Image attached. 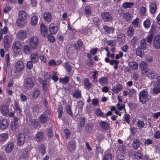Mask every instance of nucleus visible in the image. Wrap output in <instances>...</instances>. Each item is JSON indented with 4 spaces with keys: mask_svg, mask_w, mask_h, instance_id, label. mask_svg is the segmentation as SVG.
<instances>
[{
    "mask_svg": "<svg viewBox=\"0 0 160 160\" xmlns=\"http://www.w3.org/2000/svg\"><path fill=\"white\" fill-rule=\"evenodd\" d=\"M148 92L145 89L140 91L139 94V101L143 104H145L149 99Z\"/></svg>",
    "mask_w": 160,
    "mask_h": 160,
    "instance_id": "obj_1",
    "label": "nucleus"
},
{
    "mask_svg": "<svg viewBox=\"0 0 160 160\" xmlns=\"http://www.w3.org/2000/svg\"><path fill=\"white\" fill-rule=\"evenodd\" d=\"M38 39L37 36H32L29 39L30 47L32 49L36 48L38 44Z\"/></svg>",
    "mask_w": 160,
    "mask_h": 160,
    "instance_id": "obj_2",
    "label": "nucleus"
},
{
    "mask_svg": "<svg viewBox=\"0 0 160 160\" xmlns=\"http://www.w3.org/2000/svg\"><path fill=\"white\" fill-rule=\"evenodd\" d=\"M34 84V80L31 78H27L24 80V86L28 89H32L33 87Z\"/></svg>",
    "mask_w": 160,
    "mask_h": 160,
    "instance_id": "obj_3",
    "label": "nucleus"
},
{
    "mask_svg": "<svg viewBox=\"0 0 160 160\" xmlns=\"http://www.w3.org/2000/svg\"><path fill=\"white\" fill-rule=\"evenodd\" d=\"M102 19L106 22H110L112 20V18L110 14L107 12H104L101 14Z\"/></svg>",
    "mask_w": 160,
    "mask_h": 160,
    "instance_id": "obj_4",
    "label": "nucleus"
},
{
    "mask_svg": "<svg viewBox=\"0 0 160 160\" xmlns=\"http://www.w3.org/2000/svg\"><path fill=\"white\" fill-rule=\"evenodd\" d=\"M14 68L16 72H20L24 70L25 66L22 61H19L15 64Z\"/></svg>",
    "mask_w": 160,
    "mask_h": 160,
    "instance_id": "obj_5",
    "label": "nucleus"
},
{
    "mask_svg": "<svg viewBox=\"0 0 160 160\" xmlns=\"http://www.w3.org/2000/svg\"><path fill=\"white\" fill-rule=\"evenodd\" d=\"M27 120L28 122H31L32 125L35 128L39 126L40 124L39 122L35 119L31 120V117L30 115H27Z\"/></svg>",
    "mask_w": 160,
    "mask_h": 160,
    "instance_id": "obj_6",
    "label": "nucleus"
},
{
    "mask_svg": "<svg viewBox=\"0 0 160 160\" xmlns=\"http://www.w3.org/2000/svg\"><path fill=\"white\" fill-rule=\"evenodd\" d=\"M17 39L19 40H22L26 39L27 37V33L26 30H21L19 31L16 34Z\"/></svg>",
    "mask_w": 160,
    "mask_h": 160,
    "instance_id": "obj_7",
    "label": "nucleus"
},
{
    "mask_svg": "<svg viewBox=\"0 0 160 160\" xmlns=\"http://www.w3.org/2000/svg\"><path fill=\"white\" fill-rule=\"evenodd\" d=\"M21 45L18 41H16L13 43L12 49L13 51L16 54L18 53L21 50Z\"/></svg>",
    "mask_w": 160,
    "mask_h": 160,
    "instance_id": "obj_8",
    "label": "nucleus"
},
{
    "mask_svg": "<svg viewBox=\"0 0 160 160\" xmlns=\"http://www.w3.org/2000/svg\"><path fill=\"white\" fill-rule=\"evenodd\" d=\"M25 141V138L24 134L22 133H19L17 137V143L19 146L23 145Z\"/></svg>",
    "mask_w": 160,
    "mask_h": 160,
    "instance_id": "obj_9",
    "label": "nucleus"
},
{
    "mask_svg": "<svg viewBox=\"0 0 160 160\" xmlns=\"http://www.w3.org/2000/svg\"><path fill=\"white\" fill-rule=\"evenodd\" d=\"M153 47L156 49L160 48V35H157L154 38L153 42Z\"/></svg>",
    "mask_w": 160,
    "mask_h": 160,
    "instance_id": "obj_10",
    "label": "nucleus"
},
{
    "mask_svg": "<svg viewBox=\"0 0 160 160\" xmlns=\"http://www.w3.org/2000/svg\"><path fill=\"white\" fill-rule=\"evenodd\" d=\"M147 65L146 62L144 61H141L139 63L140 67L142 69V73L143 74H146L148 72Z\"/></svg>",
    "mask_w": 160,
    "mask_h": 160,
    "instance_id": "obj_11",
    "label": "nucleus"
},
{
    "mask_svg": "<svg viewBox=\"0 0 160 160\" xmlns=\"http://www.w3.org/2000/svg\"><path fill=\"white\" fill-rule=\"evenodd\" d=\"M9 122L6 119H3L0 121V128L4 130L7 128L8 126Z\"/></svg>",
    "mask_w": 160,
    "mask_h": 160,
    "instance_id": "obj_12",
    "label": "nucleus"
},
{
    "mask_svg": "<svg viewBox=\"0 0 160 160\" xmlns=\"http://www.w3.org/2000/svg\"><path fill=\"white\" fill-rule=\"evenodd\" d=\"M39 120L41 123H46L48 122L49 118L47 115L43 114L40 116Z\"/></svg>",
    "mask_w": 160,
    "mask_h": 160,
    "instance_id": "obj_13",
    "label": "nucleus"
},
{
    "mask_svg": "<svg viewBox=\"0 0 160 160\" xmlns=\"http://www.w3.org/2000/svg\"><path fill=\"white\" fill-rule=\"evenodd\" d=\"M75 142L74 141H72L68 142V150L70 152H73L75 150Z\"/></svg>",
    "mask_w": 160,
    "mask_h": 160,
    "instance_id": "obj_14",
    "label": "nucleus"
},
{
    "mask_svg": "<svg viewBox=\"0 0 160 160\" xmlns=\"http://www.w3.org/2000/svg\"><path fill=\"white\" fill-rule=\"evenodd\" d=\"M99 83L103 86L107 85L108 83V80L106 77H101L98 80Z\"/></svg>",
    "mask_w": 160,
    "mask_h": 160,
    "instance_id": "obj_15",
    "label": "nucleus"
},
{
    "mask_svg": "<svg viewBox=\"0 0 160 160\" xmlns=\"http://www.w3.org/2000/svg\"><path fill=\"white\" fill-rule=\"evenodd\" d=\"M122 88L123 87L121 84H116L114 86L112 91L115 93H118Z\"/></svg>",
    "mask_w": 160,
    "mask_h": 160,
    "instance_id": "obj_16",
    "label": "nucleus"
},
{
    "mask_svg": "<svg viewBox=\"0 0 160 160\" xmlns=\"http://www.w3.org/2000/svg\"><path fill=\"white\" fill-rule=\"evenodd\" d=\"M49 30L51 33L52 34H55L57 32L58 29L56 27L55 25L53 23H51L49 27Z\"/></svg>",
    "mask_w": 160,
    "mask_h": 160,
    "instance_id": "obj_17",
    "label": "nucleus"
},
{
    "mask_svg": "<svg viewBox=\"0 0 160 160\" xmlns=\"http://www.w3.org/2000/svg\"><path fill=\"white\" fill-rule=\"evenodd\" d=\"M9 36L8 35H6L3 38V43L5 48L7 50L9 47Z\"/></svg>",
    "mask_w": 160,
    "mask_h": 160,
    "instance_id": "obj_18",
    "label": "nucleus"
},
{
    "mask_svg": "<svg viewBox=\"0 0 160 160\" xmlns=\"http://www.w3.org/2000/svg\"><path fill=\"white\" fill-rule=\"evenodd\" d=\"M27 23L26 20L18 18L17 20V25L20 28H22Z\"/></svg>",
    "mask_w": 160,
    "mask_h": 160,
    "instance_id": "obj_19",
    "label": "nucleus"
},
{
    "mask_svg": "<svg viewBox=\"0 0 160 160\" xmlns=\"http://www.w3.org/2000/svg\"><path fill=\"white\" fill-rule=\"evenodd\" d=\"M99 125L101 128L103 130H108L109 128V125L106 122L101 121L99 122Z\"/></svg>",
    "mask_w": 160,
    "mask_h": 160,
    "instance_id": "obj_20",
    "label": "nucleus"
},
{
    "mask_svg": "<svg viewBox=\"0 0 160 160\" xmlns=\"http://www.w3.org/2000/svg\"><path fill=\"white\" fill-rule=\"evenodd\" d=\"M27 16L28 14H27L26 12L23 10H22L20 11L19 12L18 18L26 20Z\"/></svg>",
    "mask_w": 160,
    "mask_h": 160,
    "instance_id": "obj_21",
    "label": "nucleus"
},
{
    "mask_svg": "<svg viewBox=\"0 0 160 160\" xmlns=\"http://www.w3.org/2000/svg\"><path fill=\"white\" fill-rule=\"evenodd\" d=\"M40 93V90L37 88L34 89L32 94V96L34 99H37Z\"/></svg>",
    "mask_w": 160,
    "mask_h": 160,
    "instance_id": "obj_22",
    "label": "nucleus"
},
{
    "mask_svg": "<svg viewBox=\"0 0 160 160\" xmlns=\"http://www.w3.org/2000/svg\"><path fill=\"white\" fill-rule=\"evenodd\" d=\"M40 29L42 35L43 37L47 36L48 33V31L45 26L43 24L41 25Z\"/></svg>",
    "mask_w": 160,
    "mask_h": 160,
    "instance_id": "obj_23",
    "label": "nucleus"
},
{
    "mask_svg": "<svg viewBox=\"0 0 160 160\" xmlns=\"http://www.w3.org/2000/svg\"><path fill=\"white\" fill-rule=\"evenodd\" d=\"M103 29L108 34L112 33L115 30L113 27H108L106 25L103 27Z\"/></svg>",
    "mask_w": 160,
    "mask_h": 160,
    "instance_id": "obj_24",
    "label": "nucleus"
},
{
    "mask_svg": "<svg viewBox=\"0 0 160 160\" xmlns=\"http://www.w3.org/2000/svg\"><path fill=\"white\" fill-rule=\"evenodd\" d=\"M44 18L48 22H50L52 19L51 14L48 12H45L43 14Z\"/></svg>",
    "mask_w": 160,
    "mask_h": 160,
    "instance_id": "obj_25",
    "label": "nucleus"
},
{
    "mask_svg": "<svg viewBox=\"0 0 160 160\" xmlns=\"http://www.w3.org/2000/svg\"><path fill=\"white\" fill-rule=\"evenodd\" d=\"M140 45L141 48L143 50H145L148 49V48L147 41L145 38H143L140 41Z\"/></svg>",
    "mask_w": 160,
    "mask_h": 160,
    "instance_id": "obj_26",
    "label": "nucleus"
},
{
    "mask_svg": "<svg viewBox=\"0 0 160 160\" xmlns=\"http://www.w3.org/2000/svg\"><path fill=\"white\" fill-rule=\"evenodd\" d=\"M14 147V144L13 143L10 142L8 144L6 148L5 151L7 153H10Z\"/></svg>",
    "mask_w": 160,
    "mask_h": 160,
    "instance_id": "obj_27",
    "label": "nucleus"
},
{
    "mask_svg": "<svg viewBox=\"0 0 160 160\" xmlns=\"http://www.w3.org/2000/svg\"><path fill=\"white\" fill-rule=\"evenodd\" d=\"M129 67L132 70L137 69L138 68V64L134 61L128 63Z\"/></svg>",
    "mask_w": 160,
    "mask_h": 160,
    "instance_id": "obj_28",
    "label": "nucleus"
},
{
    "mask_svg": "<svg viewBox=\"0 0 160 160\" xmlns=\"http://www.w3.org/2000/svg\"><path fill=\"white\" fill-rule=\"evenodd\" d=\"M38 150L39 153L42 156L44 155L46 152L45 146L42 145L40 144L38 146Z\"/></svg>",
    "mask_w": 160,
    "mask_h": 160,
    "instance_id": "obj_29",
    "label": "nucleus"
},
{
    "mask_svg": "<svg viewBox=\"0 0 160 160\" xmlns=\"http://www.w3.org/2000/svg\"><path fill=\"white\" fill-rule=\"evenodd\" d=\"M43 134L41 132H38L36 135L35 138L38 142H41L43 138Z\"/></svg>",
    "mask_w": 160,
    "mask_h": 160,
    "instance_id": "obj_30",
    "label": "nucleus"
},
{
    "mask_svg": "<svg viewBox=\"0 0 160 160\" xmlns=\"http://www.w3.org/2000/svg\"><path fill=\"white\" fill-rule=\"evenodd\" d=\"M31 59L33 63H36L39 60L38 56L37 53L32 54L31 56Z\"/></svg>",
    "mask_w": 160,
    "mask_h": 160,
    "instance_id": "obj_31",
    "label": "nucleus"
},
{
    "mask_svg": "<svg viewBox=\"0 0 160 160\" xmlns=\"http://www.w3.org/2000/svg\"><path fill=\"white\" fill-rule=\"evenodd\" d=\"M14 109L16 111H18L19 113V115H22V110L18 105V104L16 102H14V104L13 107Z\"/></svg>",
    "mask_w": 160,
    "mask_h": 160,
    "instance_id": "obj_32",
    "label": "nucleus"
},
{
    "mask_svg": "<svg viewBox=\"0 0 160 160\" xmlns=\"http://www.w3.org/2000/svg\"><path fill=\"white\" fill-rule=\"evenodd\" d=\"M141 143L137 139H134L132 143L133 148L136 149L139 147Z\"/></svg>",
    "mask_w": 160,
    "mask_h": 160,
    "instance_id": "obj_33",
    "label": "nucleus"
},
{
    "mask_svg": "<svg viewBox=\"0 0 160 160\" xmlns=\"http://www.w3.org/2000/svg\"><path fill=\"white\" fill-rule=\"evenodd\" d=\"M1 110L2 114L4 116H8L9 110L8 107L4 105L2 106L1 108Z\"/></svg>",
    "mask_w": 160,
    "mask_h": 160,
    "instance_id": "obj_34",
    "label": "nucleus"
},
{
    "mask_svg": "<svg viewBox=\"0 0 160 160\" xmlns=\"http://www.w3.org/2000/svg\"><path fill=\"white\" fill-rule=\"evenodd\" d=\"M134 29L133 27H129L127 29V34L130 37H132L134 33Z\"/></svg>",
    "mask_w": 160,
    "mask_h": 160,
    "instance_id": "obj_35",
    "label": "nucleus"
},
{
    "mask_svg": "<svg viewBox=\"0 0 160 160\" xmlns=\"http://www.w3.org/2000/svg\"><path fill=\"white\" fill-rule=\"evenodd\" d=\"M142 49L140 47H138L136 48V51L137 55L141 57H142L144 55V53L142 51Z\"/></svg>",
    "mask_w": 160,
    "mask_h": 160,
    "instance_id": "obj_36",
    "label": "nucleus"
},
{
    "mask_svg": "<svg viewBox=\"0 0 160 160\" xmlns=\"http://www.w3.org/2000/svg\"><path fill=\"white\" fill-rule=\"evenodd\" d=\"M38 21V18L36 16H33L31 20V23L32 26L37 24Z\"/></svg>",
    "mask_w": 160,
    "mask_h": 160,
    "instance_id": "obj_37",
    "label": "nucleus"
},
{
    "mask_svg": "<svg viewBox=\"0 0 160 160\" xmlns=\"http://www.w3.org/2000/svg\"><path fill=\"white\" fill-rule=\"evenodd\" d=\"M125 37L123 33L119 34L117 36L118 40L121 42H123L125 41Z\"/></svg>",
    "mask_w": 160,
    "mask_h": 160,
    "instance_id": "obj_38",
    "label": "nucleus"
},
{
    "mask_svg": "<svg viewBox=\"0 0 160 160\" xmlns=\"http://www.w3.org/2000/svg\"><path fill=\"white\" fill-rule=\"evenodd\" d=\"M30 49H31L30 47L28 45H26L23 47V52L26 54H30L31 53Z\"/></svg>",
    "mask_w": 160,
    "mask_h": 160,
    "instance_id": "obj_39",
    "label": "nucleus"
},
{
    "mask_svg": "<svg viewBox=\"0 0 160 160\" xmlns=\"http://www.w3.org/2000/svg\"><path fill=\"white\" fill-rule=\"evenodd\" d=\"M150 11L152 13H154L156 10V5L153 3H151L150 5Z\"/></svg>",
    "mask_w": 160,
    "mask_h": 160,
    "instance_id": "obj_40",
    "label": "nucleus"
},
{
    "mask_svg": "<svg viewBox=\"0 0 160 160\" xmlns=\"http://www.w3.org/2000/svg\"><path fill=\"white\" fill-rule=\"evenodd\" d=\"M65 110L66 112L71 117L73 116V114L71 110V107L69 105H67L65 108Z\"/></svg>",
    "mask_w": 160,
    "mask_h": 160,
    "instance_id": "obj_41",
    "label": "nucleus"
},
{
    "mask_svg": "<svg viewBox=\"0 0 160 160\" xmlns=\"http://www.w3.org/2000/svg\"><path fill=\"white\" fill-rule=\"evenodd\" d=\"M93 125L92 124H88L85 127V130L88 132H91L93 128Z\"/></svg>",
    "mask_w": 160,
    "mask_h": 160,
    "instance_id": "obj_42",
    "label": "nucleus"
},
{
    "mask_svg": "<svg viewBox=\"0 0 160 160\" xmlns=\"http://www.w3.org/2000/svg\"><path fill=\"white\" fill-rule=\"evenodd\" d=\"M134 4L132 2H127L123 4L122 6L125 8H131L132 7Z\"/></svg>",
    "mask_w": 160,
    "mask_h": 160,
    "instance_id": "obj_43",
    "label": "nucleus"
},
{
    "mask_svg": "<svg viewBox=\"0 0 160 160\" xmlns=\"http://www.w3.org/2000/svg\"><path fill=\"white\" fill-rule=\"evenodd\" d=\"M95 113L97 115H98L103 118H105V115L98 108L96 109Z\"/></svg>",
    "mask_w": 160,
    "mask_h": 160,
    "instance_id": "obj_44",
    "label": "nucleus"
},
{
    "mask_svg": "<svg viewBox=\"0 0 160 160\" xmlns=\"http://www.w3.org/2000/svg\"><path fill=\"white\" fill-rule=\"evenodd\" d=\"M8 137L7 133H4L0 134V142L4 141L6 140Z\"/></svg>",
    "mask_w": 160,
    "mask_h": 160,
    "instance_id": "obj_45",
    "label": "nucleus"
},
{
    "mask_svg": "<svg viewBox=\"0 0 160 160\" xmlns=\"http://www.w3.org/2000/svg\"><path fill=\"white\" fill-rule=\"evenodd\" d=\"M84 11L86 15L88 16L91 14V8L88 6H87L85 8Z\"/></svg>",
    "mask_w": 160,
    "mask_h": 160,
    "instance_id": "obj_46",
    "label": "nucleus"
},
{
    "mask_svg": "<svg viewBox=\"0 0 160 160\" xmlns=\"http://www.w3.org/2000/svg\"><path fill=\"white\" fill-rule=\"evenodd\" d=\"M38 81L43 85V88L44 89L47 84V82L46 80H43L41 78H38Z\"/></svg>",
    "mask_w": 160,
    "mask_h": 160,
    "instance_id": "obj_47",
    "label": "nucleus"
},
{
    "mask_svg": "<svg viewBox=\"0 0 160 160\" xmlns=\"http://www.w3.org/2000/svg\"><path fill=\"white\" fill-rule=\"evenodd\" d=\"M18 124L12 123L11 128L13 132H18Z\"/></svg>",
    "mask_w": 160,
    "mask_h": 160,
    "instance_id": "obj_48",
    "label": "nucleus"
},
{
    "mask_svg": "<svg viewBox=\"0 0 160 160\" xmlns=\"http://www.w3.org/2000/svg\"><path fill=\"white\" fill-rule=\"evenodd\" d=\"M84 84L85 86L88 89H89L92 87V84L87 78H86L84 80Z\"/></svg>",
    "mask_w": 160,
    "mask_h": 160,
    "instance_id": "obj_49",
    "label": "nucleus"
},
{
    "mask_svg": "<svg viewBox=\"0 0 160 160\" xmlns=\"http://www.w3.org/2000/svg\"><path fill=\"white\" fill-rule=\"evenodd\" d=\"M137 125L139 128L142 129L144 127L145 123L143 121L139 120L137 122Z\"/></svg>",
    "mask_w": 160,
    "mask_h": 160,
    "instance_id": "obj_50",
    "label": "nucleus"
},
{
    "mask_svg": "<svg viewBox=\"0 0 160 160\" xmlns=\"http://www.w3.org/2000/svg\"><path fill=\"white\" fill-rule=\"evenodd\" d=\"M59 81L62 84H67L69 82L68 78L67 76H66L64 78H60Z\"/></svg>",
    "mask_w": 160,
    "mask_h": 160,
    "instance_id": "obj_51",
    "label": "nucleus"
},
{
    "mask_svg": "<svg viewBox=\"0 0 160 160\" xmlns=\"http://www.w3.org/2000/svg\"><path fill=\"white\" fill-rule=\"evenodd\" d=\"M150 22L149 19H146L143 22V25L146 28H148L150 27Z\"/></svg>",
    "mask_w": 160,
    "mask_h": 160,
    "instance_id": "obj_52",
    "label": "nucleus"
},
{
    "mask_svg": "<svg viewBox=\"0 0 160 160\" xmlns=\"http://www.w3.org/2000/svg\"><path fill=\"white\" fill-rule=\"evenodd\" d=\"M73 96L76 98H78L81 96V92L77 91L73 93Z\"/></svg>",
    "mask_w": 160,
    "mask_h": 160,
    "instance_id": "obj_53",
    "label": "nucleus"
},
{
    "mask_svg": "<svg viewBox=\"0 0 160 160\" xmlns=\"http://www.w3.org/2000/svg\"><path fill=\"white\" fill-rule=\"evenodd\" d=\"M148 77L149 78L152 79L155 78L156 77V75L153 72L151 71L150 72L148 75Z\"/></svg>",
    "mask_w": 160,
    "mask_h": 160,
    "instance_id": "obj_54",
    "label": "nucleus"
},
{
    "mask_svg": "<svg viewBox=\"0 0 160 160\" xmlns=\"http://www.w3.org/2000/svg\"><path fill=\"white\" fill-rule=\"evenodd\" d=\"M107 44L111 47L115 46L116 45V43L115 40H108L107 41Z\"/></svg>",
    "mask_w": 160,
    "mask_h": 160,
    "instance_id": "obj_55",
    "label": "nucleus"
},
{
    "mask_svg": "<svg viewBox=\"0 0 160 160\" xmlns=\"http://www.w3.org/2000/svg\"><path fill=\"white\" fill-rule=\"evenodd\" d=\"M124 18L128 21H130L132 19L131 15L128 13H125L124 14Z\"/></svg>",
    "mask_w": 160,
    "mask_h": 160,
    "instance_id": "obj_56",
    "label": "nucleus"
},
{
    "mask_svg": "<svg viewBox=\"0 0 160 160\" xmlns=\"http://www.w3.org/2000/svg\"><path fill=\"white\" fill-rule=\"evenodd\" d=\"M63 107L62 105H60L58 108V117L59 118H61L62 113Z\"/></svg>",
    "mask_w": 160,
    "mask_h": 160,
    "instance_id": "obj_57",
    "label": "nucleus"
},
{
    "mask_svg": "<svg viewBox=\"0 0 160 160\" xmlns=\"http://www.w3.org/2000/svg\"><path fill=\"white\" fill-rule=\"evenodd\" d=\"M10 58L9 54H6L5 57V61L6 62L7 66L8 67L10 66Z\"/></svg>",
    "mask_w": 160,
    "mask_h": 160,
    "instance_id": "obj_58",
    "label": "nucleus"
},
{
    "mask_svg": "<svg viewBox=\"0 0 160 160\" xmlns=\"http://www.w3.org/2000/svg\"><path fill=\"white\" fill-rule=\"evenodd\" d=\"M135 158L137 160H142V158L141 153L138 152H136L134 155Z\"/></svg>",
    "mask_w": 160,
    "mask_h": 160,
    "instance_id": "obj_59",
    "label": "nucleus"
},
{
    "mask_svg": "<svg viewBox=\"0 0 160 160\" xmlns=\"http://www.w3.org/2000/svg\"><path fill=\"white\" fill-rule=\"evenodd\" d=\"M64 67L67 72H70L72 69V67L71 65L68 63H65Z\"/></svg>",
    "mask_w": 160,
    "mask_h": 160,
    "instance_id": "obj_60",
    "label": "nucleus"
},
{
    "mask_svg": "<svg viewBox=\"0 0 160 160\" xmlns=\"http://www.w3.org/2000/svg\"><path fill=\"white\" fill-rule=\"evenodd\" d=\"M138 38L136 36H134L131 40V43L132 45H134L136 43L138 42Z\"/></svg>",
    "mask_w": 160,
    "mask_h": 160,
    "instance_id": "obj_61",
    "label": "nucleus"
},
{
    "mask_svg": "<svg viewBox=\"0 0 160 160\" xmlns=\"http://www.w3.org/2000/svg\"><path fill=\"white\" fill-rule=\"evenodd\" d=\"M116 106L117 109L120 110H122V109H124V111H125V105L124 104H122V106H120L119 103H117L116 104Z\"/></svg>",
    "mask_w": 160,
    "mask_h": 160,
    "instance_id": "obj_62",
    "label": "nucleus"
},
{
    "mask_svg": "<svg viewBox=\"0 0 160 160\" xmlns=\"http://www.w3.org/2000/svg\"><path fill=\"white\" fill-rule=\"evenodd\" d=\"M112 155L110 154L105 155L103 158V160H112Z\"/></svg>",
    "mask_w": 160,
    "mask_h": 160,
    "instance_id": "obj_63",
    "label": "nucleus"
},
{
    "mask_svg": "<svg viewBox=\"0 0 160 160\" xmlns=\"http://www.w3.org/2000/svg\"><path fill=\"white\" fill-rule=\"evenodd\" d=\"M153 137L156 139H158L160 138V132L157 131L153 135Z\"/></svg>",
    "mask_w": 160,
    "mask_h": 160,
    "instance_id": "obj_64",
    "label": "nucleus"
}]
</instances>
